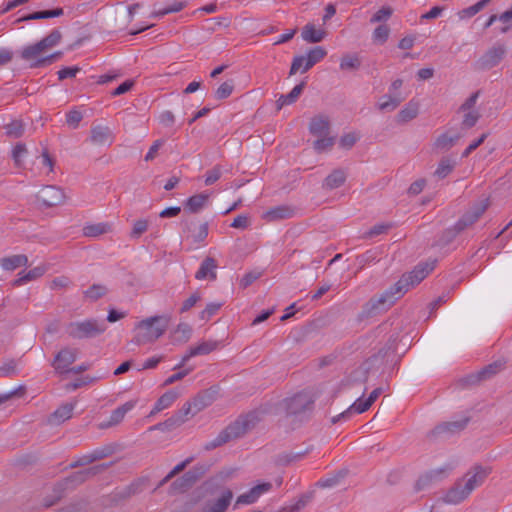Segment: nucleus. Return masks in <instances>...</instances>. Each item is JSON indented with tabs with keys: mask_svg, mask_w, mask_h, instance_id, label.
Wrapping results in <instances>:
<instances>
[{
	"mask_svg": "<svg viewBox=\"0 0 512 512\" xmlns=\"http://www.w3.org/2000/svg\"><path fill=\"white\" fill-rule=\"evenodd\" d=\"M491 472L492 468L489 466L474 465L468 470L461 481H463L467 492L471 494L474 489L484 483Z\"/></svg>",
	"mask_w": 512,
	"mask_h": 512,
	"instance_id": "nucleus-9",
	"label": "nucleus"
},
{
	"mask_svg": "<svg viewBox=\"0 0 512 512\" xmlns=\"http://www.w3.org/2000/svg\"><path fill=\"white\" fill-rule=\"evenodd\" d=\"M213 402V396L208 391L199 393L196 397L193 398V400L190 402L193 407V413L192 415H196L209 405H211Z\"/></svg>",
	"mask_w": 512,
	"mask_h": 512,
	"instance_id": "nucleus-34",
	"label": "nucleus"
},
{
	"mask_svg": "<svg viewBox=\"0 0 512 512\" xmlns=\"http://www.w3.org/2000/svg\"><path fill=\"white\" fill-rule=\"evenodd\" d=\"M370 407L371 405L366 400H362L361 398H359L348 409L332 417L331 423L336 424L340 421H347L352 417L354 413H364Z\"/></svg>",
	"mask_w": 512,
	"mask_h": 512,
	"instance_id": "nucleus-16",
	"label": "nucleus"
},
{
	"mask_svg": "<svg viewBox=\"0 0 512 512\" xmlns=\"http://www.w3.org/2000/svg\"><path fill=\"white\" fill-rule=\"evenodd\" d=\"M5 133L11 138H20L25 131V125L22 120H13L4 126Z\"/></svg>",
	"mask_w": 512,
	"mask_h": 512,
	"instance_id": "nucleus-46",
	"label": "nucleus"
},
{
	"mask_svg": "<svg viewBox=\"0 0 512 512\" xmlns=\"http://www.w3.org/2000/svg\"><path fill=\"white\" fill-rule=\"evenodd\" d=\"M135 406L134 401H128L124 403L123 405L119 406L115 410L112 411L109 422L107 426H113L120 423L123 418L125 417L126 413L129 412L131 409H133Z\"/></svg>",
	"mask_w": 512,
	"mask_h": 512,
	"instance_id": "nucleus-38",
	"label": "nucleus"
},
{
	"mask_svg": "<svg viewBox=\"0 0 512 512\" xmlns=\"http://www.w3.org/2000/svg\"><path fill=\"white\" fill-rule=\"evenodd\" d=\"M314 400L308 392H299L282 402L283 409L289 416L300 415L306 411L312 410Z\"/></svg>",
	"mask_w": 512,
	"mask_h": 512,
	"instance_id": "nucleus-7",
	"label": "nucleus"
},
{
	"mask_svg": "<svg viewBox=\"0 0 512 512\" xmlns=\"http://www.w3.org/2000/svg\"><path fill=\"white\" fill-rule=\"evenodd\" d=\"M194 457H188L184 461L177 464L158 484V488L164 486L168 483L172 478L185 470V468L192 463Z\"/></svg>",
	"mask_w": 512,
	"mask_h": 512,
	"instance_id": "nucleus-48",
	"label": "nucleus"
},
{
	"mask_svg": "<svg viewBox=\"0 0 512 512\" xmlns=\"http://www.w3.org/2000/svg\"><path fill=\"white\" fill-rule=\"evenodd\" d=\"M194 483L192 482L190 475L186 472L181 477L174 480L170 485V493H183L192 488Z\"/></svg>",
	"mask_w": 512,
	"mask_h": 512,
	"instance_id": "nucleus-37",
	"label": "nucleus"
},
{
	"mask_svg": "<svg viewBox=\"0 0 512 512\" xmlns=\"http://www.w3.org/2000/svg\"><path fill=\"white\" fill-rule=\"evenodd\" d=\"M194 457H188L184 461L177 464L158 484V488L164 486L168 483L172 478L185 470V468L192 463Z\"/></svg>",
	"mask_w": 512,
	"mask_h": 512,
	"instance_id": "nucleus-47",
	"label": "nucleus"
},
{
	"mask_svg": "<svg viewBox=\"0 0 512 512\" xmlns=\"http://www.w3.org/2000/svg\"><path fill=\"white\" fill-rule=\"evenodd\" d=\"M184 423L185 422H184L183 418H180V416L175 412L171 417H169L168 419H166L165 421H163L161 423L154 425L150 429L151 430H160L163 432L172 431V430L180 427Z\"/></svg>",
	"mask_w": 512,
	"mask_h": 512,
	"instance_id": "nucleus-36",
	"label": "nucleus"
},
{
	"mask_svg": "<svg viewBox=\"0 0 512 512\" xmlns=\"http://www.w3.org/2000/svg\"><path fill=\"white\" fill-rule=\"evenodd\" d=\"M326 55H327V51L321 46H317V47L310 49L307 53V56H305L307 61L303 67L302 73L307 72L315 64H317L322 59H324L326 57Z\"/></svg>",
	"mask_w": 512,
	"mask_h": 512,
	"instance_id": "nucleus-31",
	"label": "nucleus"
},
{
	"mask_svg": "<svg viewBox=\"0 0 512 512\" xmlns=\"http://www.w3.org/2000/svg\"><path fill=\"white\" fill-rule=\"evenodd\" d=\"M294 209L288 205L273 207L263 213L262 218L267 222L289 219L293 217Z\"/></svg>",
	"mask_w": 512,
	"mask_h": 512,
	"instance_id": "nucleus-20",
	"label": "nucleus"
},
{
	"mask_svg": "<svg viewBox=\"0 0 512 512\" xmlns=\"http://www.w3.org/2000/svg\"><path fill=\"white\" fill-rule=\"evenodd\" d=\"M271 488H272V484L270 482H264V483L258 484L256 486H254L253 488H251L249 491L238 496V498L236 500V505L253 504L258 500V498L262 494L270 491Z\"/></svg>",
	"mask_w": 512,
	"mask_h": 512,
	"instance_id": "nucleus-15",
	"label": "nucleus"
},
{
	"mask_svg": "<svg viewBox=\"0 0 512 512\" xmlns=\"http://www.w3.org/2000/svg\"><path fill=\"white\" fill-rule=\"evenodd\" d=\"M435 262L418 264L410 273L402 277L389 289L374 295L364 305L358 315L363 321L388 311L395 301L411 287L418 285L434 269Z\"/></svg>",
	"mask_w": 512,
	"mask_h": 512,
	"instance_id": "nucleus-1",
	"label": "nucleus"
},
{
	"mask_svg": "<svg viewBox=\"0 0 512 512\" xmlns=\"http://www.w3.org/2000/svg\"><path fill=\"white\" fill-rule=\"evenodd\" d=\"M258 421V416L254 412L239 416L234 422L223 429L215 439L207 442L204 449L206 451H211L230 442L231 440L242 437L249 430L253 429Z\"/></svg>",
	"mask_w": 512,
	"mask_h": 512,
	"instance_id": "nucleus-2",
	"label": "nucleus"
},
{
	"mask_svg": "<svg viewBox=\"0 0 512 512\" xmlns=\"http://www.w3.org/2000/svg\"><path fill=\"white\" fill-rule=\"evenodd\" d=\"M470 422V417L464 416L461 419L443 422L437 425L430 433L429 437L433 439H437L442 436H451L463 431L468 423Z\"/></svg>",
	"mask_w": 512,
	"mask_h": 512,
	"instance_id": "nucleus-10",
	"label": "nucleus"
},
{
	"mask_svg": "<svg viewBox=\"0 0 512 512\" xmlns=\"http://www.w3.org/2000/svg\"><path fill=\"white\" fill-rule=\"evenodd\" d=\"M506 54V48L503 44H495L487 50L476 62L478 70H489L500 63Z\"/></svg>",
	"mask_w": 512,
	"mask_h": 512,
	"instance_id": "nucleus-11",
	"label": "nucleus"
},
{
	"mask_svg": "<svg viewBox=\"0 0 512 512\" xmlns=\"http://www.w3.org/2000/svg\"><path fill=\"white\" fill-rule=\"evenodd\" d=\"M62 34L59 29H53L46 37L39 41L45 52L60 43Z\"/></svg>",
	"mask_w": 512,
	"mask_h": 512,
	"instance_id": "nucleus-45",
	"label": "nucleus"
},
{
	"mask_svg": "<svg viewBox=\"0 0 512 512\" xmlns=\"http://www.w3.org/2000/svg\"><path fill=\"white\" fill-rule=\"evenodd\" d=\"M114 451L115 449L112 445H105L93 450L91 454L93 455L94 461H98L111 456Z\"/></svg>",
	"mask_w": 512,
	"mask_h": 512,
	"instance_id": "nucleus-62",
	"label": "nucleus"
},
{
	"mask_svg": "<svg viewBox=\"0 0 512 512\" xmlns=\"http://www.w3.org/2000/svg\"><path fill=\"white\" fill-rule=\"evenodd\" d=\"M107 293V288L103 285L94 284L85 291V296L92 301H96Z\"/></svg>",
	"mask_w": 512,
	"mask_h": 512,
	"instance_id": "nucleus-57",
	"label": "nucleus"
},
{
	"mask_svg": "<svg viewBox=\"0 0 512 512\" xmlns=\"http://www.w3.org/2000/svg\"><path fill=\"white\" fill-rule=\"evenodd\" d=\"M114 135L107 126H93L91 129L90 141L95 145H111Z\"/></svg>",
	"mask_w": 512,
	"mask_h": 512,
	"instance_id": "nucleus-17",
	"label": "nucleus"
},
{
	"mask_svg": "<svg viewBox=\"0 0 512 512\" xmlns=\"http://www.w3.org/2000/svg\"><path fill=\"white\" fill-rule=\"evenodd\" d=\"M209 468L210 465L206 463H199L187 471V473L190 475L192 482L195 484L208 472Z\"/></svg>",
	"mask_w": 512,
	"mask_h": 512,
	"instance_id": "nucleus-53",
	"label": "nucleus"
},
{
	"mask_svg": "<svg viewBox=\"0 0 512 512\" xmlns=\"http://www.w3.org/2000/svg\"><path fill=\"white\" fill-rule=\"evenodd\" d=\"M334 143H335V138L329 137L327 135V136L318 137V139L314 142L313 146H314V149L318 153H322L324 151L330 150L333 147Z\"/></svg>",
	"mask_w": 512,
	"mask_h": 512,
	"instance_id": "nucleus-54",
	"label": "nucleus"
},
{
	"mask_svg": "<svg viewBox=\"0 0 512 512\" xmlns=\"http://www.w3.org/2000/svg\"><path fill=\"white\" fill-rule=\"evenodd\" d=\"M460 137L461 135L457 132L452 130L446 131L436 138L433 143V148L439 152L448 151L457 143Z\"/></svg>",
	"mask_w": 512,
	"mask_h": 512,
	"instance_id": "nucleus-18",
	"label": "nucleus"
},
{
	"mask_svg": "<svg viewBox=\"0 0 512 512\" xmlns=\"http://www.w3.org/2000/svg\"><path fill=\"white\" fill-rule=\"evenodd\" d=\"M192 334V328L187 323H180L175 332L174 337L177 341L187 342Z\"/></svg>",
	"mask_w": 512,
	"mask_h": 512,
	"instance_id": "nucleus-55",
	"label": "nucleus"
},
{
	"mask_svg": "<svg viewBox=\"0 0 512 512\" xmlns=\"http://www.w3.org/2000/svg\"><path fill=\"white\" fill-rule=\"evenodd\" d=\"M111 231L108 223L88 224L83 227V234L86 237H98Z\"/></svg>",
	"mask_w": 512,
	"mask_h": 512,
	"instance_id": "nucleus-41",
	"label": "nucleus"
},
{
	"mask_svg": "<svg viewBox=\"0 0 512 512\" xmlns=\"http://www.w3.org/2000/svg\"><path fill=\"white\" fill-rule=\"evenodd\" d=\"M419 113V104L410 101L397 115L398 122L407 123L417 117Z\"/></svg>",
	"mask_w": 512,
	"mask_h": 512,
	"instance_id": "nucleus-33",
	"label": "nucleus"
},
{
	"mask_svg": "<svg viewBox=\"0 0 512 512\" xmlns=\"http://www.w3.org/2000/svg\"><path fill=\"white\" fill-rule=\"evenodd\" d=\"M469 495L470 493L467 492V489L463 484V481L460 480L456 482L455 485L447 491V493L443 497V501L447 504L455 505L464 501Z\"/></svg>",
	"mask_w": 512,
	"mask_h": 512,
	"instance_id": "nucleus-19",
	"label": "nucleus"
},
{
	"mask_svg": "<svg viewBox=\"0 0 512 512\" xmlns=\"http://www.w3.org/2000/svg\"><path fill=\"white\" fill-rule=\"evenodd\" d=\"M361 65L360 58L356 54H346L341 58V70H357Z\"/></svg>",
	"mask_w": 512,
	"mask_h": 512,
	"instance_id": "nucleus-49",
	"label": "nucleus"
},
{
	"mask_svg": "<svg viewBox=\"0 0 512 512\" xmlns=\"http://www.w3.org/2000/svg\"><path fill=\"white\" fill-rule=\"evenodd\" d=\"M74 410V405L67 403L60 406L56 411H54L48 418V423L51 425H60L66 420L72 417Z\"/></svg>",
	"mask_w": 512,
	"mask_h": 512,
	"instance_id": "nucleus-25",
	"label": "nucleus"
},
{
	"mask_svg": "<svg viewBox=\"0 0 512 512\" xmlns=\"http://www.w3.org/2000/svg\"><path fill=\"white\" fill-rule=\"evenodd\" d=\"M345 180V172L341 169H336L325 178L323 187L332 190L342 186Z\"/></svg>",
	"mask_w": 512,
	"mask_h": 512,
	"instance_id": "nucleus-35",
	"label": "nucleus"
},
{
	"mask_svg": "<svg viewBox=\"0 0 512 512\" xmlns=\"http://www.w3.org/2000/svg\"><path fill=\"white\" fill-rule=\"evenodd\" d=\"M455 162L448 157H443L439 161V164L434 172V175L439 179L446 178L454 169Z\"/></svg>",
	"mask_w": 512,
	"mask_h": 512,
	"instance_id": "nucleus-44",
	"label": "nucleus"
},
{
	"mask_svg": "<svg viewBox=\"0 0 512 512\" xmlns=\"http://www.w3.org/2000/svg\"><path fill=\"white\" fill-rule=\"evenodd\" d=\"M232 497V492L227 490L216 501L208 502L203 507L202 512H225L232 500Z\"/></svg>",
	"mask_w": 512,
	"mask_h": 512,
	"instance_id": "nucleus-24",
	"label": "nucleus"
},
{
	"mask_svg": "<svg viewBox=\"0 0 512 512\" xmlns=\"http://www.w3.org/2000/svg\"><path fill=\"white\" fill-rule=\"evenodd\" d=\"M307 452L308 451L306 450L304 452H297V453L289 452V453L280 454L277 458V464L282 465V466H287V465L291 464L292 462L302 459L307 454Z\"/></svg>",
	"mask_w": 512,
	"mask_h": 512,
	"instance_id": "nucleus-52",
	"label": "nucleus"
},
{
	"mask_svg": "<svg viewBox=\"0 0 512 512\" xmlns=\"http://www.w3.org/2000/svg\"><path fill=\"white\" fill-rule=\"evenodd\" d=\"M301 36L308 43H319L325 38L326 32L316 29L313 24H307L303 27Z\"/></svg>",
	"mask_w": 512,
	"mask_h": 512,
	"instance_id": "nucleus-30",
	"label": "nucleus"
},
{
	"mask_svg": "<svg viewBox=\"0 0 512 512\" xmlns=\"http://www.w3.org/2000/svg\"><path fill=\"white\" fill-rule=\"evenodd\" d=\"M108 467H110V464H101L81 471H77L71 474L70 476L66 477L62 481H60L57 484V487L62 490L74 489L76 486L84 483L87 479L97 475L98 473L104 471Z\"/></svg>",
	"mask_w": 512,
	"mask_h": 512,
	"instance_id": "nucleus-8",
	"label": "nucleus"
},
{
	"mask_svg": "<svg viewBox=\"0 0 512 512\" xmlns=\"http://www.w3.org/2000/svg\"><path fill=\"white\" fill-rule=\"evenodd\" d=\"M217 348V342L215 341H204L194 347H191L188 354H186L183 358L181 363L175 367V369H178L182 367L191 357L197 356V355H206L210 352L214 351Z\"/></svg>",
	"mask_w": 512,
	"mask_h": 512,
	"instance_id": "nucleus-22",
	"label": "nucleus"
},
{
	"mask_svg": "<svg viewBox=\"0 0 512 512\" xmlns=\"http://www.w3.org/2000/svg\"><path fill=\"white\" fill-rule=\"evenodd\" d=\"M27 154V148L23 143H17L12 151V158L15 166L20 168L23 164V157Z\"/></svg>",
	"mask_w": 512,
	"mask_h": 512,
	"instance_id": "nucleus-58",
	"label": "nucleus"
},
{
	"mask_svg": "<svg viewBox=\"0 0 512 512\" xmlns=\"http://www.w3.org/2000/svg\"><path fill=\"white\" fill-rule=\"evenodd\" d=\"M209 199L208 194L200 193L189 197L185 204L184 209L190 211L191 213H198L202 210L207 204Z\"/></svg>",
	"mask_w": 512,
	"mask_h": 512,
	"instance_id": "nucleus-28",
	"label": "nucleus"
},
{
	"mask_svg": "<svg viewBox=\"0 0 512 512\" xmlns=\"http://www.w3.org/2000/svg\"><path fill=\"white\" fill-rule=\"evenodd\" d=\"M221 306V303H209L206 306V308L200 313V318L202 320L208 321L212 316H214L219 311Z\"/></svg>",
	"mask_w": 512,
	"mask_h": 512,
	"instance_id": "nucleus-64",
	"label": "nucleus"
},
{
	"mask_svg": "<svg viewBox=\"0 0 512 512\" xmlns=\"http://www.w3.org/2000/svg\"><path fill=\"white\" fill-rule=\"evenodd\" d=\"M46 270L47 269L45 266H37V267L29 270L28 272L23 271V272L19 273V277L12 282V285L13 286H21L27 282L36 280V279L42 277L45 274Z\"/></svg>",
	"mask_w": 512,
	"mask_h": 512,
	"instance_id": "nucleus-26",
	"label": "nucleus"
},
{
	"mask_svg": "<svg viewBox=\"0 0 512 512\" xmlns=\"http://www.w3.org/2000/svg\"><path fill=\"white\" fill-rule=\"evenodd\" d=\"M305 86L306 82L302 81L296 85L288 94L281 95L276 101L277 109L280 110L283 106L294 103L303 92Z\"/></svg>",
	"mask_w": 512,
	"mask_h": 512,
	"instance_id": "nucleus-27",
	"label": "nucleus"
},
{
	"mask_svg": "<svg viewBox=\"0 0 512 512\" xmlns=\"http://www.w3.org/2000/svg\"><path fill=\"white\" fill-rule=\"evenodd\" d=\"M167 327V319L161 316H154L142 320L137 325V333L133 342L137 345L153 343L165 333Z\"/></svg>",
	"mask_w": 512,
	"mask_h": 512,
	"instance_id": "nucleus-3",
	"label": "nucleus"
},
{
	"mask_svg": "<svg viewBox=\"0 0 512 512\" xmlns=\"http://www.w3.org/2000/svg\"><path fill=\"white\" fill-rule=\"evenodd\" d=\"M398 340H399L398 333L391 334L389 339L387 340L385 346L382 349H380L378 352V355H375L374 357L375 358H377V357L385 358L386 356H388L389 353L395 352Z\"/></svg>",
	"mask_w": 512,
	"mask_h": 512,
	"instance_id": "nucleus-51",
	"label": "nucleus"
},
{
	"mask_svg": "<svg viewBox=\"0 0 512 512\" xmlns=\"http://www.w3.org/2000/svg\"><path fill=\"white\" fill-rule=\"evenodd\" d=\"M37 199L46 207H54L64 203L65 194L61 188L47 185L37 193Z\"/></svg>",
	"mask_w": 512,
	"mask_h": 512,
	"instance_id": "nucleus-12",
	"label": "nucleus"
},
{
	"mask_svg": "<svg viewBox=\"0 0 512 512\" xmlns=\"http://www.w3.org/2000/svg\"><path fill=\"white\" fill-rule=\"evenodd\" d=\"M217 262L212 257H206L201 263L200 268L195 274V278L197 280L211 279L215 280L217 277L216 274Z\"/></svg>",
	"mask_w": 512,
	"mask_h": 512,
	"instance_id": "nucleus-23",
	"label": "nucleus"
},
{
	"mask_svg": "<svg viewBox=\"0 0 512 512\" xmlns=\"http://www.w3.org/2000/svg\"><path fill=\"white\" fill-rule=\"evenodd\" d=\"M64 14V9L61 7L52 9V10H43V11H36L33 13L28 14L27 16L23 17L22 20L28 21V20H40V19H48L53 17H60Z\"/></svg>",
	"mask_w": 512,
	"mask_h": 512,
	"instance_id": "nucleus-40",
	"label": "nucleus"
},
{
	"mask_svg": "<svg viewBox=\"0 0 512 512\" xmlns=\"http://www.w3.org/2000/svg\"><path fill=\"white\" fill-rule=\"evenodd\" d=\"M506 362L504 360H497L483 367L479 372L484 381L491 379L505 368Z\"/></svg>",
	"mask_w": 512,
	"mask_h": 512,
	"instance_id": "nucleus-42",
	"label": "nucleus"
},
{
	"mask_svg": "<svg viewBox=\"0 0 512 512\" xmlns=\"http://www.w3.org/2000/svg\"><path fill=\"white\" fill-rule=\"evenodd\" d=\"M390 35V28L386 24L379 25L373 32V40L380 44L387 41Z\"/></svg>",
	"mask_w": 512,
	"mask_h": 512,
	"instance_id": "nucleus-59",
	"label": "nucleus"
},
{
	"mask_svg": "<svg viewBox=\"0 0 512 512\" xmlns=\"http://www.w3.org/2000/svg\"><path fill=\"white\" fill-rule=\"evenodd\" d=\"M148 220L146 219H140V220H137L134 225H133V229L130 233V236L132 238H139L143 233H145L148 229Z\"/></svg>",
	"mask_w": 512,
	"mask_h": 512,
	"instance_id": "nucleus-63",
	"label": "nucleus"
},
{
	"mask_svg": "<svg viewBox=\"0 0 512 512\" xmlns=\"http://www.w3.org/2000/svg\"><path fill=\"white\" fill-rule=\"evenodd\" d=\"M106 329L107 325L104 320L90 318L69 323L66 331L69 337L73 339H87L101 335Z\"/></svg>",
	"mask_w": 512,
	"mask_h": 512,
	"instance_id": "nucleus-5",
	"label": "nucleus"
},
{
	"mask_svg": "<svg viewBox=\"0 0 512 512\" xmlns=\"http://www.w3.org/2000/svg\"><path fill=\"white\" fill-rule=\"evenodd\" d=\"M18 363L19 360L8 359L0 366V378L12 377L18 374Z\"/></svg>",
	"mask_w": 512,
	"mask_h": 512,
	"instance_id": "nucleus-50",
	"label": "nucleus"
},
{
	"mask_svg": "<svg viewBox=\"0 0 512 512\" xmlns=\"http://www.w3.org/2000/svg\"><path fill=\"white\" fill-rule=\"evenodd\" d=\"M45 50L39 44V42L26 46L21 51V58L25 61H30L31 68H41L48 66L55 62L57 59L61 58L62 52L58 51L48 56H43Z\"/></svg>",
	"mask_w": 512,
	"mask_h": 512,
	"instance_id": "nucleus-6",
	"label": "nucleus"
},
{
	"mask_svg": "<svg viewBox=\"0 0 512 512\" xmlns=\"http://www.w3.org/2000/svg\"><path fill=\"white\" fill-rule=\"evenodd\" d=\"M182 231L191 238L194 243L203 242L208 236V223L197 225L194 220L184 219L181 222Z\"/></svg>",
	"mask_w": 512,
	"mask_h": 512,
	"instance_id": "nucleus-13",
	"label": "nucleus"
},
{
	"mask_svg": "<svg viewBox=\"0 0 512 512\" xmlns=\"http://www.w3.org/2000/svg\"><path fill=\"white\" fill-rule=\"evenodd\" d=\"M0 263L4 270L12 271L18 267L26 266L28 264V257L23 254L12 255L2 258Z\"/></svg>",
	"mask_w": 512,
	"mask_h": 512,
	"instance_id": "nucleus-32",
	"label": "nucleus"
},
{
	"mask_svg": "<svg viewBox=\"0 0 512 512\" xmlns=\"http://www.w3.org/2000/svg\"><path fill=\"white\" fill-rule=\"evenodd\" d=\"M466 112L467 113H465L463 121H462V127L469 129L476 125V123L478 122V120L480 118V114L476 110L466 111Z\"/></svg>",
	"mask_w": 512,
	"mask_h": 512,
	"instance_id": "nucleus-61",
	"label": "nucleus"
},
{
	"mask_svg": "<svg viewBox=\"0 0 512 512\" xmlns=\"http://www.w3.org/2000/svg\"><path fill=\"white\" fill-rule=\"evenodd\" d=\"M402 98L397 95H384L380 98L377 106L381 111H393L402 102Z\"/></svg>",
	"mask_w": 512,
	"mask_h": 512,
	"instance_id": "nucleus-43",
	"label": "nucleus"
},
{
	"mask_svg": "<svg viewBox=\"0 0 512 512\" xmlns=\"http://www.w3.org/2000/svg\"><path fill=\"white\" fill-rule=\"evenodd\" d=\"M234 90V82L233 80H228L223 82L216 90L215 97L218 100H223L228 98Z\"/></svg>",
	"mask_w": 512,
	"mask_h": 512,
	"instance_id": "nucleus-56",
	"label": "nucleus"
},
{
	"mask_svg": "<svg viewBox=\"0 0 512 512\" xmlns=\"http://www.w3.org/2000/svg\"><path fill=\"white\" fill-rule=\"evenodd\" d=\"M76 357L75 349L64 348L57 353L52 365L58 373H68L69 366L75 362Z\"/></svg>",
	"mask_w": 512,
	"mask_h": 512,
	"instance_id": "nucleus-14",
	"label": "nucleus"
},
{
	"mask_svg": "<svg viewBox=\"0 0 512 512\" xmlns=\"http://www.w3.org/2000/svg\"><path fill=\"white\" fill-rule=\"evenodd\" d=\"M444 469L431 470L424 475L420 476L415 484V490L421 491L428 486L433 480H437L444 474Z\"/></svg>",
	"mask_w": 512,
	"mask_h": 512,
	"instance_id": "nucleus-39",
	"label": "nucleus"
},
{
	"mask_svg": "<svg viewBox=\"0 0 512 512\" xmlns=\"http://www.w3.org/2000/svg\"><path fill=\"white\" fill-rule=\"evenodd\" d=\"M489 205L490 202L488 198L481 199L480 201L474 203L455 223L453 228H450L445 232L448 240H452L456 237L457 234L476 223L488 209Z\"/></svg>",
	"mask_w": 512,
	"mask_h": 512,
	"instance_id": "nucleus-4",
	"label": "nucleus"
},
{
	"mask_svg": "<svg viewBox=\"0 0 512 512\" xmlns=\"http://www.w3.org/2000/svg\"><path fill=\"white\" fill-rule=\"evenodd\" d=\"M393 14V9L389 6H383L370 19L371 23L386 22Z\"/></svg>",
	"mask_w": 512,
	"mask_h": 512,
	"instance_id": "nucleus-60",
	"label": "nucleus"
},
{
	"mask_svg": "<svg viewBox=\"0 0 512 512\" xmlns=\"http://www.w3.org/2000/svg\"><path fill=\"white\" fill-rule=\"evenodd\" d=\"M330 130V120L325 115L313 117L309 123V131L316 137L327 136Z\"/></svg>",
	"mask_w": 512,
	"mask_h": 512,
	"instance_id": "nucleus-21",
	"label": "nucleus"
},
{
	"mask_svg": "<svg viewBox=\"0 0 512 512\" xmlns=\"http://www.w3.org/2000/svg\"><path fill=\"white\" fill-rule=\"evenodd\" d=\"M179 397V392L175 390H169L165 392L155 403L154 408L151 411V415H154L168 407H170Z\"/></svg>",
	"mask_w": 512,
	"mask_h": 512,
	"instance_id": "nucleus-29",
	"label": "nucleus"
}]
</instances>
